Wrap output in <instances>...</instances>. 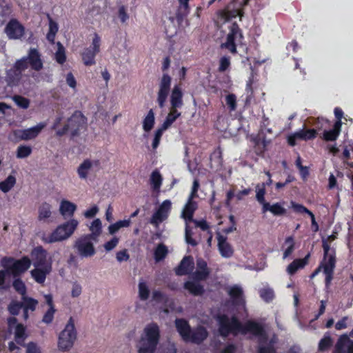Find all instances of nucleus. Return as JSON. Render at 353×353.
<instances>
[{
  "label": "nucleus",
  "mask_w": 353,
  "mask_h": 353,
  "mask_svg": "<svg viewBox=\"0 0 353 353\" xmlns=\"http://www.w3.org/2000/svg\"><path fill=\"white\" fill-rule=\"evenodd\" d=\"M230 65V59L229 57H223L219 61V70L220 72L225 71Z\"/></svg>",
  "instance_id": "64"
},
{
  "label": "nucleus",
  "mask_w": 353,
  "mask_h": 353,
  "mask_svg": "<svg viewBox=\"0 0 353 353\" xmlns=\"http://www.w3.org/2000/svg\"><path fill=\"white\" fill-rule=\"evenodd\" d=\"M254 338L259 343V353H274L271 344L272 341L268 342V336L266 332H254Z\"/></svg>",
  "instance_id": "19"
},
{
  "label": "nucleus",
  "mask_w": 353,
  "mask_h": 353,
  "mask_svg": "<svg viewBox=\"0 0 353 353\" xmlns=\"http://www.w3.org/2000/svg\"><path fill=\"white\" fill-rule=\"evenodd\" d=\"M5 32L10 39H21L25 34V28L17 20L12 19L6 25Z\"/></svg>",
  "instance_id": "16"
},
{
  "label": "nucleus",
  "mask_w": 353,
  "mask_h": 353,
  "mask_svg": "<svg viewBox=\"0 0 353 353\" xmlns=\"http://www.w3.org/2000/svg\"><path fill=\"white\" fill-rule=\"evenodd\" d=\"M77 210V205L74 203L63 199L59 205V212L64 218L72 217Z\"/></svg>",
  "instance_id": "26"
},
{
  "label": "nucleus",
  "mask_w": 353,
  "mask_h": 353,
  "mask_svg": "<svg viewBox=\"0 0 353 353\" xmlns=\"http://www.w3.org/2000/svg\"><path fill=\"white\" fill-rule=\"evenodd\" d=\"M30 65L27 57H24L17 60L13 68L8 70L6 79L8 84L11 86L18 85L22 78V72L25 71Z\"/></svg>",
  "instance_id": "8"
},
{
  "label": "nucleus",
  "mask_w": 353,
  "mask_h": 353,
  "mask_svg": "<svg viewBox=\"0 0 353 353\" xmlns=\"http://www.w3.org/2000/svg\"><path fill=\"white\" fill-rule=\"evenodd\" d=\"M130 224H131L130 219L120 220V221H117L114 223L110 224L108 228V232L110 234L113 235L115 233H117L121 228L129 227L130 225Z\"/></svg>",
  "instance_id": "40"
},
{
  "label": "nucleus",
  "mask_w": 353,
  "mask_h": 353,
  "mask_svg": "<svg viewBox=\"0 0 353 353\" xmlns=\"http://www.w3.org/2000/svg\"><path fill=\"white\" fill-rule=\"evenodd\" d=\"M56 309L54 307H48V310L44 313L42 318V322L49 324L52 322Z\"/></svg>",
  "instance_id": "58"
},
{
  "label": "nucleus",
  "mask_w": 353,
  "mask_h": 353,
  "mask_svg": "<svg viewBox=\"0 0 353 353\" xmlns=\"http://www.w3.org/2000/svg\"><path fill=\"white\" fill-rule=\"evenodd\" d=\"M324 259L323 261V273L325 275V285L328 287L332 279L334 269L335 268L334 252L331 250L327 240L323 239Z\"/></svg>",
  "instance_id": "7"
},
{
  "label": "nucleus",
  "mask_w": 353,
  "mask_h": 353,
  "mask_svg": "<svg viewBox=\"0 0 353 353\" xmlns=\"http://www.w3.org/2000/svg\"><path fill=\"white\" fill-rule=\"evenodd\" d=\"M192 199H188L187 203L182 210L181 216L185 222H191L194 220L193 214L197 208V204Z\"/></svg>",
  "instance_id": "24"
},
{
  "label": "nucleus",
  "mask_w": 353,
  "mask_h": 353,
  "mask_svg": "<svg viewBox=\"0 0 353 353\" xmlns=\"http://www.w3.org/2000/svg\"><path fill=\"white\" fill-rule=\"evenodd\" d=\"M31 257L34 267L46 268L52 267V260L48 257L47 251L41 246L34 248L31 252Z\"/></svg>",
  "instance_id": "13"
},
{
  "label": "nucleus",
  "mask_w": 353,
  "mask_h": 353,
  "mask_svg": "<svg viewBox=\"0 0 353 353\" xmlns=\"http://www.w3.org/2000/svg\"><path fill=\"white\" fill-rule=\"evenodd\" d=\"M284 246H286V248L283 252V259H285L292 254L294 250V241L292 236L285 239Z\"/></svg>",
  "instance_id": "47"
},
{
  "label": "nucleus",
  "mask_w": 353,
  "mask_h": 353,
  "mask_svg": "<svg viewBox=\"0 0 353 353\" xmlns=\"http://www.w3.org/2000/svg\"><path fill=\"white\" fill-rule=\"evenodd\" d=\"M165 130H166V129H163V126H161L159 128H158L154 132V139H153V141H152V148H153V149L157 148V147L159 145L160 140L161 139L163 133Z\"/></svg>",
  "instance_id": "61"
},
{
  "label": "nucleus",
  "mask_w": 353,
  "mask_h": 353,
  "mask_svg": "<svg viewBox=\"0 0 353 353\" xmlns=\"http://www.w3.org/2000/svg\"><path fill=\"white\" fill-rule=\"evenodd\" d=\"M12 100L21 108L27 109L28 108L30 101L28 99L25 98L20 95H14L12 97Z\"/></svg>",
  "instance_id": "51"
},
{
  "label": "nucleus",
  "mask_w": 353,
  "mask_h": 353,
  "mask_svg": "<svg viewBox=\"0 0 353 353\" xmlns=\"http://www.w3.org/2000/svg\"><path fill=\"white\" fill-rule=\"evenodd\" d=\"M217 321L220 325L219 331H240L241 324L234 316L230 318L226 315H220Z\"/></svg>",
  "instance_id": "17"
},
{
  "label": "nucleus",
  "mask_w": 353,
  "mask_h": 353,
  "mask_svg": "<svg viewBox=\"0 0 353 353\" xmlns=\"http://www.w3.org/2000/svg\"><path fill=\"white\" fill-rule=\"evenodd\" d=\"M119 242V238L117 236L112 237L110 241H107L103 247L105 251L110 252L114 249Z\"/></svg>",
  "instance_id": "63"
},
{
  "label": "nucleus",
  "mask_w": 353,
  "mask_h": 353,
  "mask_svg": "<svg viewBox=\"0 0 353 353\" xmlns=\"http://www.w3.org/2000/svg\"><path fill=\"white\" fill-rule=\"evenodd\" d=\"M341 125L342 122L341 121H337L334 123L333 129L330 130H325L323 132V139L327 141H335L340 134Z\"/></svg>",
  "instance_id": "33"
},
{
  "label": "nucleus",
  "mask_w": 353,
  "mask_h": 353,
  "mask_svg": "<svg viewBox=\"0 0 353 353\" xmlns=\"http://www.w3.org/2000/svg\"><path fill=\"white\" fill-rule=\"evenodd\" d=\"M58 31V25L52 19H49V31L47 34V39L53 43L54 41L55 35Z\"/></svg>",
  "instance_id": "48"
},
{
  "label": "nucleus",
  "mask_w": 353,
  "mask_h": 353,
  "mask_svg": "<svg viewBox=\"0 0 353 353\" xmlns=\"http://www.w3.org/2000/svg\"><path fill=\"white\" fill-rule=\"evenodd\" d=\"M32 153V148L29 145H19L16 151V156L18 159H24L29 157Z\"/></svg>",
  "instance_id": "49"
},
{
  "label": "nucleus",
  "mask_w": 353,
  "mask_h": 353,
  "mask_svg": "<svg viewBox=\"0 0 353 353\" xmlns=\"http://www.w3.org/2000/svg\"><path fill=\"white\" fill-rule=\"evenodd\" d=\"M150 182L154 190H159L162 183V176L159 171H154L150 176Z\"/></svg>",
  "instance_id": "46"
},
{
  "label": "nucleus",
  "mask_w": 353,
  "mask_h": 353,
  "mask_svg": "<svg viewBox=\"0 0 353 353\" xmlns=\"http://www.w3.org/2000/svg\"><path fill=\"white\" fill-rule=\"evenodd\" d=\"M86 128V119L81 112H75L68 120L67 124L61 129L57 130V134L62 136L70 132L72 136H77Z\"/></svg>",
  "instance_id": "2"
},
{
  "label": "nucleus",
  "mask_w": 353,
  "mask_h": 353,
  "mask_svg": "<svg viewBox=\"0 0 353 353\" xmlns=\"http://www.w3.org/2000/svg\"><path fill=\"white\" fill-rule=\"evenodd\" d=\"M191 222H185V239L187 243L195 246L198 244V242L192 238L193 232L190 226Z\"/></svg>",
  "instance_id": "45"
},
{
  "label": "nucleus",
  "mask_w": 353,
  "mask_h": 353,
  "mask_svg": "<svg viewBox=\"0 0 353 353\" xmlns=\"http://www.w3.org/2000/svg\"><path fill=\"white\" fill-rule=\"evenodd\" d=\"M263 212L270 211L275 216H281L286 212V210L284 208L283 205L280 203H276L270 205L269 203H264L262 208Z\"/></svg>",
  "instance_id": "35"
},
{
  "label": "nucleus",
  "mask_w": 353,
  "mask_h": 353,
  "mask_svg": "<svg viewBox=\"0 0 353 353\" xmlns=\"http://www.w3.org/2000/svg\"><path fill=\"white\" fill-rule=\"evenodd\" d=\"M228 294L236 307H245V300L243 290L241 286L235 285L228 289Z\"/></svg>",
  "instance_id": "20"
},
{
  "label": "nucleus",
  "mask_w": 353,
  "mask_h": 353,
  "mask_svg": "<svg viewBox=\"0 0 353 353\" xmlns=\"http://www.w3.org/2000/svg\"><path fill=\"white\" fill-rule=\"evenodd\" d=\"M260 296L266 302L272 301L274 297V290L270 288H263L259 291Z\"/></svg>",
  "instance_id": "52"
},
{
  "label": "nucleus",
  "mask_w": 353,
  "mask_h": 353,
  "mask_svg": "<svg viewBox=\"0 0 353 353\" xmlns=\"http://www.w3.org/2000/svg\"><path fill=\"white\" fill-rule=\"evenodd\" d=\"M29 64L32 70L40 71L43 68V61L41 54L36 48H31L27 56Z\"/></svg>",
  "instance_id": "21"
},
{
  "label": "nucleus",
  "mask_w": 353,
  "mask_h": 353,
  "mask_svg": "<svg viewBox=\"0 0 353 353\" xmlns=\"http://www.w3.org/2000/svg\"><path fill=\"white\" fill-rule=\"evenodd\" d=\"M46 126V122H40L30 128L14 130L9 135V139L13 141L34 140L39 136Z\"/></svg>",
  "instance_id": "3"
},
{
  "label": "nucleus",
  "mask_w": 353,
  "mask_h": 353,
  "mask_svg": "<svg viewBox=\"0 0 353 353\" xmlns=\"http://www.w3.org/2000/svg\"><path fill=\"white\" fill-rule=\"evenodd\" d=\"M218 248L221 255L224 258H230L233 254V249L227 241V237L217 234Z\"/></svg>",
  "instance_id": "22"
},
{
  "label": "nucleus",
  "mask_w": 353,
  "mask_h": 353,
  "mask_svg": "<svg viewBox=\"0 0 353 353\" xmlns=\"http://www.w3.org/2000/svg\"><path fill=\"white\" fill-rule=\"evenodd\" d=\"M185 288L194 295L201 294L203 291V287L195 281H187L185 283Z\"/></svg>",
  "instance_id": "43"
},
{
  "label": "nucleus",
  "mask_w": 353,
  "mask_h": 353,
  "mask_svg": "<svg viewBox=\"0 0 353 353\" xmlns=\"http://www.w3.org/2000/svg\"><path fill=\"white\" fill-rule=\"evenodd\" d=\"M78 225L79 221L77 219H71L59 225L51 232L44 234L41 237V240L45 243L50 244L66 241L72 236Z\"/></svg>",
  "instance_id": "1"
},
{
  "label": "nucleus",
  "mask_w": 353,
  "mask_h": 353,
  "mask_svg": "<svg viewBox=\"0 0 353 353\" xmlns=\"http://www.w3.org/2000/svg\"><path fill=\"white\" fill-rule=\"evenodd\" d=\"M8 325L9 329L14 330V331H25V327L21 323L17 322V319L15 317H10L8 319Z\"/></svg>",
  "instance_id": "56"
},
{
  "label": "nucleus",
  "mask_w": 353,
  "mask_h": 353,
  "mask_svg": "<svg viewBox=\"0 0 353 353\" xmlns=\"http://www.w3.org/2000/svg\"><path fill=\"white\" fill-rule=\"evenodd\" d=\"M333 341L330 336H325L322 339L319 344V348L321 351H325L332 346Z\"/></svg>",
  "instance_id": "62"
},
{
  "label": "nucleus",
  "mask_w": 353,
  "mask_h": 353,
  "mask_svg": "<svg viewBox=\"0 0 353 353\" xmlns=\"http://www.w3.org/2000/svg\"><path fill=\"white\" fill-rule=\"evenodd\" d=\"M181 112L177 108H170L169 113L168 114L165 120L161 125L163 129H168L172 124L181 116Z\"/></svg>",
  "instance_id": "37"
},
{
  "label": "nucleus",
  "mask_w": 353,
  "mask_h": 353,
  "mask_svg": "<svg viewBox=\"0 0 353 353\" xmlns=\"http://www.w3.org/2000/svg\"><path fill=\"white\" fill-rule=\"evenodd\" d=\"M265 183H262L256 185V199L259 203L264 205V203H266L265 201Z\"/></svg>",
  "instance_id": "44"
},
{
  "label": "nucleus",
  "mask_w": 353,
  "mask_h": 353,
  "mask_svg": "<svg viewBox=\"0 0 353 353\" xmlns=\"http://www.w3.org/2000/svg\"><path fill=\"white\" fill-rule=\"evenodd\" d=\"M13 288L14 290L19 293L21 296H26V287L25 283L20 279H16L13 281L12 283Z\"/></svg>",
  "instance_id": "55"
},
{
  "label": "nucleus",
  "mask_w": 353,
  "mask_h": 353,
  "mask_svg": "<svg viewBox=\"0 0 353 353\" xmlns=\"http://www.w3.org/2000/svg\"><path fill=\"white\" fill-rule=\"evenodd\" d=\"M168 254L167 248L162 244L157 246L154 251V258L157 261H159L164 259Z\"/></svg>",
  "instance_id": "54"
},
{
  "label": "nucleus",
  "mask_w": 353,
  "mask_h": 353,
  "mask_svg": "<svg viewBox=\"0 0 353 353\" xmlns=\"http://www.w3.org/2000/svg\"><path fill=\"white\" fill-rule=\"evenodd\" d=\"M179 334L186 343H199L207 337V332H179Z\"/></svg>",
  "instance_id": "25"
},
{
  "label": "nucleus",
  "mask_w": 353,
  "mask_h": 353,
  "mask_svg": "<svg viewBox=\"0 0 353 353\" xmlns=\"http://www.w3.org/2000/svg\"><path fill=\"white\" fill-rule=\"evenodd\" d=\"M309 254H307L304 259H299L294 260L286 269L287 272L292 275L295 274L299 269L303 268L307 263Z\"/></svg>",
  "instance_id": "34"
},
{
  "label": "nucleus",
  "mask_w": 353,
  "mask_h": 353,
  "mask_svg": "<svg viewBox=\"0 0 353 353\" xmlns=\"http://www.w3.org/2000/svg\"><path fill=\"white\" fill-rule=\"evenodd\" d=\"M14 334L15 342L10 341L8 343V348L10 351H14V350L18 349L16 343L18 345H23L25 339L27 337L26 332H14Z\"/></svg>",
  "instance_id": "41"
},
{
  "label": "nucleus",
  "mask_w": 353,
  "mask_h": 353,
  "mask_svg": "<svg viewBox=\"0 0 353 353\" xmlns=\"http://www.w3.org/2000/svg\"><path fill=\"white\" fill-rule=\"evenodd\" d=\"M16 177L9 175L4 181L0 182V190L3 193L8 192L16 184Z\"/></svg>",
  "instance_id": "42"
},
{
  "label": "nucleus",
  "mask_w": 353,
  "mask_h": 353,
  "mask_svg": "<svg viewBox=\"0 0 353 353\" xmlns=\"http://www.w3.org/2000/svg\"><path fill=\"white\" fill-rule=\"evenodd\" d=\"M150 291L145 282L140 281L139 283V294L142 300H146L149 297Z\"/></svg>",
  "instance_id": "57"
},
{
  "label": "nucleus",
  "mask_w": 353,
  "mask_h": 353,
  "mask_svg": "<svg viewBox=\"0 0 353 353\" xmlns=\"http://www.w3.org/2000/svg\"><path fill=\"white\" fill-rule=\"evenodd\" d=\"M77 339L76 332H60L58 336V347L61 350L70 349Z\"/></svg>",
  "instance_id": "18"
},
{
  "label": "nucleus",
  "mask_w": 353,
  "mask_h": 353,
  "mask_svg": "<svg viewBox=\"0 0 353 353\" xmlns=\"http://www.w3.org/2000/svg\"><path fill=\"white\" fill-rule=\"evenodd\" d=\"M21 300L23 309V317L24 320H27L29 317L28 311H34L38 305V301L33 298L27 296L26 295L21 296Z\"/></svg>",
  "instance_id": "28"
},
{
  "label": "nucleus",
  "mask_w": 353,
  "mask_h": 353,
  "mask_svg": "<svg viewBox=\"0 0 353 353\" xmlns=\"http://www.w3.org/2000/svg\"><path fill=\"white\" fill-rule=\"evenodd\" d=\"M193 268L192 258L190 256H185L181 261L180 265L176 270L177 275H185L190 272Z\"/></svg>",
  "instance_id": "32"
},
{
  "label": "nucleus",
  "mask_w": 353,
  "mask_h": 353,
  "mask_svg": "<svg viewBox=\"0 0 353 353\" xmlns=\"http://www.w3.org/2000/svg\"><path fill=\"white\" fill-rule=\"evenodd\" d=\"M101 37L94 34L90 47L85 48L81 53L82 61L85 66H92L96 64V55L100 52Z\"/></svg>",
  "instance_id": "9"
},
{
  "label": "nucleus",
  "mask_w": 353,
  "mask_h": 353,
  "mask_svg": "<svg viewBox=\"0 0 353 353\" xmlns=\"http://www.w3.org/2000/svg\"><path fill=\"white\" fill-rule=\"evenodd\" d=\"M155 123V114L152 109H150L143 120V129L145 132H149Z\"/></svg>",
  "instance_id": "39"
},
{
  "label": "nucleus",
  "mask_w": 353,
  "mask_h": 353,
  "mask_svg": "<svg viewBox=\"0 0 353 353\" xmlns=\"http://www.w3.org/2000/svg\"><path fill=\"white\" fill-rule=\"evenodd\" d=\"M336 347L341 353H353V341L350 340L346 335L341 336Z\"/></svg>",
  "instance_id": "31"
},
{
  "label": "nucleus",
  "mask_w": 353,
  "mask_h": 353,
  "mask_svg": "<svg viewBox=\"0 0 353 353\" xmlns=\"http://www.w3.org/2000/svg\"><path fill=\"white\" fill-rule=\"evenodd\" d=\"M152 299L159 303H165V306L163 307V310L164 312L168 313L169 312V308L173 309L174 303L173 301L164 294H163L159 291H154L152 293Z\"/></svg>",
  "instance_id": "29"
},
{
  "label": "nucleus",
  "mask_w": 353,
  "mask_h": 353,
  "mask_svg": "<svg viewBox=\"0 0 353 353\" xmlns=\"http://www.w3.org/2000/svg\"><path fill=\"white\" fill-rule=\"evenodd\" d=\"M225 41L222 42L221 47L229 50L231 53L236 52V47L243 43V37L239 26L234 23L228 26Z\"/></svg>",
  "instance_id": "4"
},
{
  "label": "nucleus",
  "mask_w": 353,
  "mask_h": 353,
  "mask_svg": "<svg viewBox=\"0 0 353 353\" xmlns=\"http://www.w3.org/2000/svg\"><path fill=\"white\" fill-rule=\"evenodd\" d=\"M101 169V163L96 159H85L77 168L78 177L83 181L96 176Z\"/></svg>",
  "instance_id": "6"
},
{
  "label": "nucleus",
  "mask_w": 353,
  "mask_h": 353,
  "mask_svg": "<svg viewBox=\"0 0 353 353\" xmlns=\"http://www.w3.org/2000/svg\"><path fill=\"white\" fill-rule=\"evenodd\" d=\"M171 77L164 74L161 79L157 93V103L161 108L165 106L167 97L170 90Z\"/></svg>",
  "instance_id": "15"
},
{
  "label": "nucleus",
  "mask_w": 353,
  "mask_h": 353,
  "mask_svg": "<svg viewBox=\"0 0 353 353\" xmlns=\"http://www.w3.org/2000/svg\"><path fill=\"white\" fill-rule=\"evenodd\" d=\"M183 105V92L179 85H175L170 96V108H180Z\"/></svg>",
  "instance_id": "27"
},
{
  "label": "nucleus",
  "mask_w": 353,
  "mask_h": 353,
  "mask_svg": "<svg viewBox=\"0 0 353 353\" xmlns=\"http://www.w3.org/2000/svg\"><path fill=\"white\" fill-rule=\"evenodd\" d=\"M225 102L230 111L236 108V97L234 94H229L225 97Z\"/></svg>",
  "instance_id": "59"
},
{
  "label": "nucleus",
  "mask_w": 353,
  "mask_h": 353,
  "mask_svg": "<svg viewBox=\"0 0 353 353\" xmlns=\"http://www.w3.org/2000/svg\"><path fill=\"white\" fill-rule=\"evenodd\" d=\"M52 271V267L47 265L46 268L34 267V269L30 271L32 277L38 283H43L46 276Z\"/></svg>",
  "instance_id": "23"
},
{
  "label": "nucleus",
  "mask_w": 353,
  "mask_h": 353,
  "mask_svg": "<svg viewBox=\"0 0 353 353\" xmlns=\"http://www.w3.org/2000/svg\"><path fill=\"white\" fill-rule=\"evenodd\" d=\"M209 274V270L207 268V263L202 259H198L196 261V270L193 274L195 279L200 281L204 280Z\"/></svg>",
  "instance_id": "30"
},
{
  "label": "nucleus",
  "mask_w": 353,
  "mask_h": 353,
  "mask_svg": "<svg viewBox=\"0 0 353 353\" xmlns=\"http://www.w3.org/2000/svg\"><path fill=\"white\" fill-rule=\"evenodd\" d=\"M21 308H23L22 303L17 301H12L8 306V312L14 316L18 315Z\"/></svg>",
  "instance_id": "50"
},
{
  "label": "nucleus",
  "mask_w": 353,
  "mask_h": 353,
  "mask_svg": "<svg viewBox=\"0 0 353 353\" xmlns=\"http://www.w3.org/2000/svg\"><path fill=\"white\" fill-rule=\"evenodd\" d=\"M172 208V202L167 199L165 200L153 214L150 223L158 226L161 223L168 219Z\"/></svg>",
  "instance_id": "14"
},
{
  "label": "nucleus",
  "mask_w": 353,
  "mask_h": 353,
  "mask_svg": "<svg viewBox=\"0 0 353 353\" xmlns=\"http://www.w3.org/2000/svg\"><path fill=\"white\" fill-rule=\"evenodd\" d=\"M303 130H300L291 134L288 137V142L291 146H294L297 140H304Z\"/></svg>",
  "instance_id": "53"
},
{
  "label": "nucleus",
  "mask_w": 353,
  "mask_h": 353,
  "mask_svg": "<svg viewBox=\"0 0 353 353\" xmlns=\"http://www.w3.org/2000/svg\"><path fill=\"white\" fill-rule=\"evenodd\" d=\"M58 50L55 53V59L59 63H63L65 61V50L62 45L58 42Z\"/></svg>",
  "instance_id": "60"
},
{
  "label": "nucleus",
  "mask_w": 353,
  "mask_h": 353,
  "mask_svg": "<svg viewBox=\"0 0 353 353\" xmlns=\"http://www.w3.org/2000/svg\"><path fill=\"white\" fill-rule=\"evenodd\" d=\"M90 236H83L78 239L74 245L78 254L83 258L91 257L95 254V249Z\"/></svg>",
  "instance_id": "12"
},
{
  "label": "nucleus",
  "mask_w": 353,
  "mask_h": 353,
  "mask_svg": "<svg viewBox=\"0 0 353 353\" xmlns=\"http://www.w3.org/2000/svg\"><path fill=\"white\" fill-rule=\"evenodd\" d=\"M3 268H8L13 277H17L24 273L31 265V261L28 257L15 260L13 258L4 257L1 261Z\"/></svg>",
  "instance_id": "5"
},
{
  "label": "nucleus",
  "mask_w": 353,
  "mask_h": 353,
  "mask_svg": "<svg viewBox=\"0 0 353 353\" xmlns=\"http://www.w3.org/2000/svg\"><path fill=\"white\" fill-rule=\"evenodd\" d=\"M249 0H234L221 12V19L227 21L237 16H242V8Z\"/></svg>",
  "instance_id": "11"
},
{
  "label": "nucleus",
  "mask_w": 353,
  "mask_h": 353,
  "mask_svg": "<svg viewBox=\"0 0 353 353\" xmlns=\"http://www.w3.org/2000/svg\"><path fill=\"white\" fill-rule=\"evenodd\" d=\"M159 339V332H143L138 343L139 353H153Z\"/></svg>",
  "instance_id": "10"
},
{
  "label": "nucleus",
  "mask_w": 353,
  "mask_h": 353,
  "mask_svg": "<svg viewBox=\"0 0 353 353\" xmlns=\"http://www.w3.org/2000/svg\"><path fill=\"white\" fill-rule=\"evenodd\" d=\"M90 230L91 231V234H87L86 236H90V238L92 240L97 241V238L102 232V223L99 219H96L92 222L90 226Z\"/></svg>",
  "instance_id": "38"
},
{
  "label": "nucleus",
  "mask_w": 353,
  "mask_h": 353,
  "mask_svg": "<svg viewBox=\"0 0 353 353\" xmlns=\"http://www.w3.org/2000/svg\"><path fill=\"white\" fill-rule=\"evenodd\" d=\"M52 215V206L48 203H43L38 210V219L40 221H48Z\"/></svg>",
  "instance_id": "36"
}]
</instances>
